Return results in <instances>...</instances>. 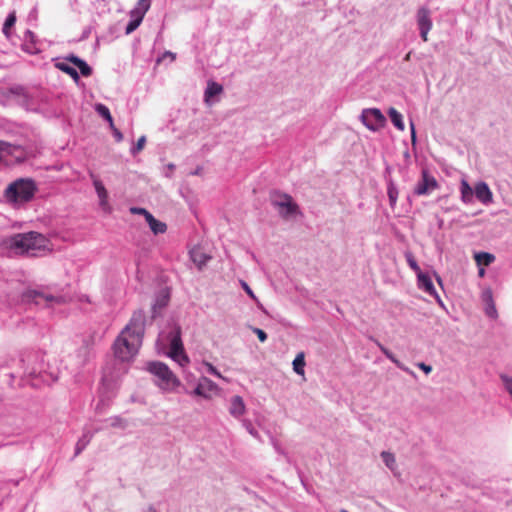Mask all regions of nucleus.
I'll return each mask as SVG.
<instances>
[{
    "label": "nucleus",
    "mask_w": 512,
    "mask_h": 512,
    "mask_svg": "<svg viewBox=\"0 0 512 512\" xmlns=\"http://www.w3.org/2000/svg\"><path fill=\"white\" fill-rule=\"evenodd\" d=\"M95 410L99 413L103 412L100 402L96 405Z\"/></svg>",
    "instance_id": "de8ad7c7"
},
{
    "label": "nucleus",
    "mask_w": 512,
    "mask_h": 512,
    "mask_svg": "<svg viewBox=\"0 0 512 512\" xmlns=\"http://www.w3.org/2000/svg\"><path fill=\"white\" fill-rule=\"evenodd\" d=\"M36 192V185L31 179H18L11 183L5 190L8 201L22 204L30 201Z\"/></svg>",
    "instance_id": "39448f33"
},
{
    "label": "nucleus",
    "mask_w": 512,
    "mask_h": 512,
    "mask_svg": "<svg viewBox=\"0 0 512 512\" xmlns=\"http://www.w3.org/2000/svg\"><path fill=\"white\" fill-rule=\"evenodd\" d=\"M186 394L193 397H201L206 400H211L213 395H217L220 392L219 386L208 377H200L196 387L192 391L184 389Z\"/></svg>",
    "instance_id": "6e6552de"
},
{
    "label": "nucleus",
    "mask_w": 512,
    "mask_h": 512,
    "mask_svg": "<svg viewBox=\"0 0 512 512\" xmlns=\"http://www.w3.org/2000/svg\"><path fill=\"white\" fill-rule=\"evenodd\" d=\"M110 425L115 428H126V421L120 416H113L109 418Z\"/></svg>",
    "instance_id": "f704fd0d"
},
{
    "label": "nucleus",
    "mask_w": 512,
    "mask_h": 512,
    "mask_svg": "<svg viewBox=\"0 0 512 512\" xmlns=\"http://www.w3.org/2000/svg\"><path fill=\"white\" fill-rule=\"evenodd\" d=\"M130 20L125 28V34L129 35L134 32L142 23L143 18L139 16H135L134 14H129Z\"/></svg>",
    "instance_id": "cd10ccee"
},
{
    "label": "nucleus",
    "mask_w": 512,
    "mask_h": 512,
    "mask_svg": "<svg viewBox=\"0 0 512 512\" xmlns=\"http://www.w3.org/2000/svg\"><path fill=\"white\" fill-rule=\"evenodd\" d=\"M190 258L194 264L201 269L204 265H206L207 261L210 259L200 248H193L190 251Z\"/></svg>",
    "instance_id": "a211bd4d"
},
{
    "label": "nucleus",
    "mask_w": 512,
    "mask_h": 512,
    "mask_svg": "<svg viewBox=\"0 0 512 512\" xmlns=\"http://www.w3.org/2000/svg\"><path fill=\"white\" fill-rule=\"evenodd\" d=\"M388 115L390 117L391 122L393 125L399 129L400 131H403L405 128L403 117L400 112H398L395 108L391 107L388 110Z\"/></svg>",
    "instance_id": "393cba45"
},
{
    "label": "nucleus",
    "mask_w": 512,
    "mask_h": 512,
    "mask_svg": "<svg viewBox=\"0 0 512 512\" xmlns=\"http://www.w3.org/2000/svg\"><path fill=\"white\" fill-rule=\"evenodd\" d=\"M160 342H167L169 350L165 354L176 362L180 367L184 368L190 363L181 339V328L174 325L168 333H160L158 344Z\"/></svg>",
    "instance_id": "20e7f679"
},
{
    "label": "nucleus",
    "mask_w": 512,
    "mask_h": 512,
    "mask_svg": "<svg viewBox=\"0 0 512 512\" xmlns=\"http://www.w3.org/2000/svg\"><path fill=\"white\" fill-rule=\"evenodd\" d=\"M27 35H29V36H33V33H32L30 30H28V31H27Z\"/></svg>",
    "instance_id": "864d4df0"
},
{
    "label": "nucleus",
    "mask_w": 512,
    "mask_h": 512,
    "mask_svg": "<svg viewBox=\"0 0 512 512\" xmlns=\"http://www.w3.org/2000/svg\"><path fill=\"white\" fill-rule=\"evenodd\" d=\"M3 145H4V143L0 142V150H2Z\"/></svg>",
    "instance_id": "5fc2aeb1"
},
{
    "label": "nucleus",
    "mask_w": 512,
    "mask_h": 512,
    "mask_svg": "<svg viewBox=\"0 0 512 512\" xmlns=\"http://www.w3.org/2000/svg\"><path fill=\"white\" fill-rule=\"evenodd\" d=\"M271 203L276 209H278L279 215L284 219L301 214L298 204L294 202L293 198L289 194L277 193L271 199Z\"/></svg>",
    "instance_id": "423d86ee"
},
{
    "label": "nucleus",
    "mask_w": 512,
    "mask_h": 512,
    "mask_svg": "<svg viewBox=\"0 0 512 512\" xmlns=\"http://www.w3.org/2000/svg\"><path fill=\"white\" fill-rule=\"evenodd\" d=\"M417 24H418V27H419L420 36L423 39V41L426 42L428 40L427 35H428L429 31L432 28V21H431V18H430V11L427 8L422 7V8H420L418 10V12H417Z\"/></svg>",
    "instance_id": "9b49d317"
},
{
    "label": "nucleus",
    "mask_w": 512,
    "mask_h": 512,
    "mask_svg": "<svg viewBox=\"0 0 512 512\" xmlns=\"http://www.w3.org/2000/svg\"><path fill=\"white\" fill-rule=\"evenodd\" d=\"M437 281H438V283H440V284H441V279H440V277H437Z\"/></svg>",
    "instance_id": "6e6d98bb"
},
{
    "label": "nucleus",
    "mask_w": 512,
    "mask_h": 512,
    "mask_svg": "<svg viewBox=\"0 0 512 512\" xmlns=\"http://www.w3.org/2000/svg\"><path fill=\"white\" fill-rule=\"evenodd\" d=\"M405 259H406V262L408 264V266L417 274L419 275L420 273H422V270L420 268V266L418 265L414 255L412 254V252L410 251H406L405 254Z\"/></svg>",
    "instance_id": "c85d7f7f"
},
{
    "label": "nucleus",
    "mask_w": 512,
    "mask_h": 512,
    "mask_svg": "<svg viewBox=\"0 0 512 512\" xmlns=\"http://www.w3.org/2000/svg\"><path fill=\"white\" fill-rule=\"evenodd\" d=\"M242 426L246 429V431L255 439L260 440V435L258 431L253 427L251 420L249 419H241Z\"/></svg>",
    "instance_id": "473e14b6"
},
{
    "label": "nucleus",
    "mask_w": 512,
    "mask_h": 512,
    "mask_svg": "<svg viewBox=\"0 0 512 512\" xmlns=\"http://www.w3.org/2000/svg\"><path fill=\"white\" fill-rule=\"evenodd\" d=\"M222 91H223V87L220 84H218L217 82H214V81L208 82L207 87L204 92L205 101L208 102L211 97L220 94Z\"/></svg>",
    "instance_id": "b1692460"
},
{
    "label": "nucleus",
    "mask_w": 512,
    "mask_h": 512,
    "mask_svg": "<svg viewBox=\"0 0 512 512\" xmlns=\"http://www.w3.org/2000/svg\"><path fill=\"white\" fill-rule=\"evenodd\" d=\"M24 301H32L36 305L53 306L54 304H61L65 302V297L61 295H52L51 293L31 289L23 294Z\"/></svg>",
    "instance_id": "0eeeda50"
},
{
    "label": "nucleus",
    "mask_w": 512,
    "mask_h": 512,
    "mask_svg": "<svg viewBox=\"0 0 512 512\" xmlns=\"http://www.w3.org/2000/svg\"><path fill=\"white\" fill-rule=\"evenodd\" d=\"M439 184L434 176L428 170L424 169L421 173V179L417 182L414 188V194L423 196L430 194L433 190L437 189Z\"/></svg>",
    "instance_id": "9d476101"
},
{
    "label": "nucleus",
    "mask_w": 512,
    "mask_h": 512,
    "mask_svg": "<svg viewBox=\"0 0 512 512\" xmlns=\"http://www.w3.org/2000/svg\"><path fill=\"white\" fill-rule=\"evenodd\" d=\"M96 111L100 116H102L105 120L109 122L110 127H113V118L107 106H105L104 104H97Z\"/></svg>",
    "instance_id": "7c9ffc66"
},
{
    "label": "nucleus",
    "mask_w": 512,
    "mask_h": 512,
    "mask_svg": "<svg viewBox=\"0 0 512 512\" xmlns=\"http://www.w3.org/2000/svg\"><path fill=\"white\" fill-rule=\"evenodd\" d=\"M77 67L79 68L80 70V73L84 76V77H88L92 74V68L84 61L82 60L78 65Z\"/></svg>",
    "instance_id": "e433bc0d"
},
{
    "label": "nucleus",
    "mask_w": 512,
    "mask_h": 512,
    "mask_svg": "<svg viewBox=\"0 0 512 512\" xmlns=\"http://www.w3.org/2000/svg\"><path fill=\"white\" fill-rule=\"evenodd\" d=\"M111 128L113 129V135H114L116 141L117 142L122 141V139H123L122 133L118 129H116L114 126Z\"/></svg>",
    "instance_id": "c03bdc74"
},
{
    "label": "nucleus",
    "mask_w": 512,
    "mask_h": 512,
    "mask_svg": "<svg viewBox=\"0 0 512 512\" xmlns=\"http://www.w3.org/2000/svg\"><path fill=\"white\" fill-rule=\"evenodd\" d=\"M253 332L257 335L261 342H265L267 340V334L264 330L260 328H253Z\"/></svg>",
    "instance_id": "58836bf2"
},
{
    "label": "nucleus",
    "mask_w": 512,
    "mask_h": 512,
    "mask_svg": "<svg viewBox=\"0 0 512 512\" xmlns=\"http://www.w3.org/2000/svg\"><path fill=\"white\" fill-rule=\"evenodd\" d=\"M168 57H172V59H174L175 55L173 53H171V52H168Z\"/></svg>",
    "instance_id": "3c124183"
},
{
    "label": "nucleus",
    "mask_w": 512,
    "mask_h": 512,
    "mask_svg": "<svg viewBox=\"0 0 512 512\" xmlns=\"http://www.w3.org/2000/svg\"><path fill=\"white\" fill-rule=\"evenodd\" d=\"M460 199L464 204H471L474 197V189L465 178L460 181Z\"/></svg>",
    "instance_id": "f3484780"
},
{
    "label": "nucleus",
    "mask_w": 512,
    "mask_h": 512,
    "mask_svg": "<svg viewBox=\"0 0 512 512\" xmlns=\"http://www.w3.org/2000/svg\"><path fill=\"white\" fill-rule=\"evenodd\" d=\"M145 313L135 311L113 344L115 357L121 361L131 360L142 345L145 332Z\"/></svg>",
    "instance_id": "f257e3e1"
},
{
    "label": "nucleus",
    "mask_w": 512,
    "mask_h": 512,
    "mask_svg": "<svg viewBox=\"0 0 512 512\" xmlns=\"http://www.w3.org/2000/svg\"><path fill=\"white\" fill-rule=\"evenodd\" d=\"M361 122L373 132L378 131L385 124V117L377 108L364 109L360 115Z\"/></svg>",
    "instance_id": "1a4fd4ad"
},
{
    "label": "nucleus",
    "mask_w": 512,
    "mask_h": 512,
    "mask_svg": "<svg viewBox=\"0 0 512 512\" xmlns=\"http://www.w3.org/2000/svg\"><path fill=\"white\" fill-rule=\"evenodd\" d=\"M410 128H411V140H412V143H415L416 142V133H415L414 124L412 122L410 123Z\"/></svg>",
    "instance_id": "a18cd8bd"
},
{
    "label": "nucleus",
    "mask_w": 512,
    "mask_h": 512,
    "mask_svg": "<svg viewBox=\"0 0 512 512\" xmlns=\"http://www.w3.org/2000/svg\"><path fill=\"white\" fill-rule=\"evenodd\" d=\"M168 57H172V59H174L175 55L173 53H171V52H168Z\"/></svg>",
    "instance_id": "603ef678"
},
{
    "label": "nucleus",
    "mask_w": 512,
    "mask_h": 512,
    "mask_svg": "<svg viewBox=\"0 0 512 512\" xmlns=\"http://www.w3.org/2000/svg\"><path fill=\"white\" fill-rule=\"evenodd\" d=\"M15 22H16L15 12L9 13L4 22L3 28H2V31L6 35V37H10L9 30L12 26H14Z\"/></svg>",
    "instance_id": "2f4dec72"
},
{
    "label": "nucleus",
    "mask_w": 512,
    "mask_h": 512,
    "mask_svg": "<svg viewBox=\"0 0 512 512\" xmlns=\"http://www.w3.org/2000/svg\"><path fill=\"white\" fill-rule=\"evenodd\" d=\"M146 370L155 377L156 386L163 392H176L182 386L180 379L163 362H148Z\"/></svg>",
    "instance_id": "7ed1b4c3"
},
{
    "label": "nucleus",
    "mask_w": 512,
    "mask_h": 512,
    "mask_svg": "<svg viewBox=\"0 0 512 512\" xmlns=\"http://www.w3.org/2000/svg\"><path fill=\"white\" fill-rule=\"evenodd\" d=\"M93 438V432L86 430L83 432L82 436L76 443L75 446V456H78L90 443Z\"/></svg>",
    "instance_id": "aec40b11"
},
{
    "label": "nucleus",
    "mask_w": 512,
    "mask_h": 512,
    "mask_svg": "<svg viewBox=\"0 0 512 512\" xmlns=\"http://www.w3.org/2000/svg\"><path fill=\"white\" fill-rule=\"evenodd\" d=\"M143 512H156L155 508L153 506H149L147 509H145Z\"/></svg>",
    "instance_id": "09e8293b"
},
{
    "label": "nucleus",
    "mask_w": 512,
    "mask_h": 512,
    "mask_svg": "<svg viewBox=\"0 0 512 512\" xmlns=\"http://www.w3.org/2000/svg\"><path fill=\"white\" fill-rule=\"evenodd\" d=\"M272 442H273V446H274V448H275L277 451H279V452H280V447H279V445L277 444V442H276V441H274V439H272Z\"/></svg>",
    "instance_id": "8fccbe9b"
},
{
    "label": "nucleus",
    "mask_w": 512,
    "mask_h": 512,
    "mask_svg": "<svg viewBox=\"0 0 512 512\" xmlns=\"http://www.w3.org/2000/svg\"><path fill=\"white\" fill-rule=\"evenodd\" d=\"M474 195L484 205H489L493 202V194L488 184L484 181L475 184Z\"/></svg>",
    "instance_id": "4468645a"
},
{
    "label": "nucleus",
    "mask_w": 512,
    "mask_h": 512,
    "mask_svg": "<svg viewBox=\"0 0 512 512\" xmlns=\"http://www.w3.org/2000/svg\"><path fill=\"white\" fill-rule=\"evenodd\" d=\"M203 366L206 368L207 372L211 375H214L220 379H225L221 373L214 367L211 363L204 361Z\"/></svg>",
    "instance_id": "4c0bfd02"
},
{
    "label": "nucleus",
    "mask_w": 512,
    "mask_h": 512,
    "mask_svg": "<svg viewBox=\"0 0 512 512\" xmlns=\"http://www.w3.org/2000/svg\"><path fill=\"white\" fill-rule=\"evenodd\" d=\"M481 298L483 302L485 303V313L490 318H496L497 317V310L493 301V293L491 289H485L482 292Z\"/></svg>",
    "instance_id": "dca6fc26"
},
{
    "label": "nucleus",
    "mask_w": 512,
    "mask_h": 512,
    "mask_svg": "<svg viewBox=\"0 0 512 512\" xmlns=\"http://www.w3.org/2000/svg\"><path fill=\"white\" fill-rule=\"evenodd\" d=\"M293 370L298 375H304V367H305V355L303 352H300L296 355L295 359L293 360Z\"/></svg>",
    "instance_id": "bb28decb"
},
{
    "label": "nucleus",
    "mask_w": 512,
    "mask_h": 512,
    "mask_svg": "<svg viewBox=\"0 0 512 512\" xmlns=\"http://www.w3.org/2000/svg\"><path fill=\"white\" fill-rule=\"evenodd\" d=\"M166 301H167V297H165V300L161 299V302H166Z\"/></svg>",
    "instance_id": "4d7b16f0"
},
{
    "label": "nucleus",
    "mask_w": 512,
    "mask_h": 512,
    "mask_svg": "<svg viewBox=\"0 0 512 512\" xmlns=\"http://www.w3.org/2000/svg\"><path fill=\"white\" fill-rule=\"evenodd\" d=\"M376 345L379 347L380 351L386 356V358L395 363L397 366H400L399 361L396 359L394 354L389 349H387L379 341H376Z\"/></svg>",
    "instance_id": "72a5a7b5"
},
{
    "label": "nucleus",
    "mask_w": 512,
    "mask_h": 512,
    "mask_svg": "<svg viewBox=\"0 0 512 512\" xmlns=\"http://www.w3.org/2000/svg\"><path fill=\"white\" fill-rule=\"evenodd\" d=\"M478 267H479L478 275L480 277H483L485 275V269L482 266H478Z\"/></svg>",
    "instance_id": "49530a36"
},
{
    "label": "nucleus",
    "mask_w": 512,
    "mask_h": 512,
    "mask_svg": "<svg viewBox=\"0 0 512 512\" xmlns=\"http://www.w3.org/2000/svg\"><path fill=\"white\" fill-rule=\"evenodd\" d=\"M229 414L235 419H241L246 413V405L243 398L239 395H234L229 400Z\"/></svg>",
    "instance_id": "2eb2a0df"
},
{
    "label": "nucleus",
    "mask_w": 512,
    "mask_h": 512,
    "mask_svg": "<svg viewBox=\"0 0 512 512\" xmlns=\"http://www.w3.org/2000/svg\"><path fill=\"white\" fill-rule=\"evenodd\" d=\"M145 143H146V137L141 136L138 139L137 143L130 149L131 154L132 155L138 154L144 148Z\"/></svg>",
    "instance_id": "c9c22d12"
},
{
    "label": "nucleus",
    "mask_w": 512,
    "mask_h": 512,
    "mask_svg": "<svg viewBox=\"0 0 512 512\" xmlns=\"http://www.w3.org/2000/svg\"><path fill=\"white\" fill-rule=\"evenodd\" d=\"M65 60L67 62H71L73 63L75 66H77L83 59L79 58L78 56L74 55V54H70L68 55Z\"/></svg>",
    "instance_id": "a19ab883"
},
{
    "label": "nucleus",
    "mask_w": 512,
    "mask_h": 512,
    "mask_svg": "<svg viewBox=\"0 0 512 512\" xmlns=\"http://www.w3.org/2000/svg\"><path fill=\"white\" fill-rule=\"evenodd\" d=\"M151 0H138L136 6L129 12V14H134L135 16H139L144 18L147 11L150 9Z\"/></svg>",
    "instance_id": "412c9836"
},
{
    "label": "nucleus",
    "mask_w": 512,
    "mask_h": 512,
    "mask_svg": "<svg viewBox=\"0 0 512 512\" xmlns=\"http://www.w3.org/2000/svg\"><path fill=\"white\" fill-rule=\"evenodd\" d=\"M131 212L134 213V214H142V215H144L145 220L147 219V215L151 214L150 212H148L144 208H136V207L131 208Z\"/></svg>",
    "instance_id": "79ce46f5"
},
{
    "label": "nucleus",
    "mask_w": 512,
    "mask_h": 512,
    "mask_svg": "<svg viewBox=\"0 0 512 512\" xmlns=\"http://www.w3.org/2000/svg\"><path fill=\"white\" fill-rule=\"evenodd\" d=\"M54 65L60 71L68 74L74 81L77 82L79 80V74L77 70L70 66L67 62L57 61Z\"/></svg>",
    "instance_id": "5701e85b"
},
{
    "label": "nucleus",
    "mask_w": 512,
    "mask_h": 512,
    "mask_svg": "<svg viewBox=\"0 0 512 512\" xmlns=\"http://www.w3.org/2000/svg\"><path fill=\"white\" fill-rule=\"evenodd\" d=\"M477 266H489L495 261V256L489 252H477L474 254Z\"/></svg>",
    "instance_id": "4be33fe9"
},
{
    "label": "nucleus",
    "mask_w": 512,
    "mask_h": 512,
    "mask_svg": "<svg viewBox=\"0 0 512 512\" xmlns=\"http://www.w3.org/2000/svg\"><path fill=\"white\" fill-rule=\"evenodd\" d=\"M241 285H242V288L244 289V291L248 294V296L256 301L257 298H256L254 292L252 291V289L249 287V285L244 281L241 282Z\"/></svg>",
    "instance_id": "ea45409f"
},
{
    "label": "nucleus",
    "mask_w": 512,
    "mask_h": 512,
    "mask_svg": "<svg viewBox=\"0 0 512 512\" xmlns=\"http://www.w3.org/2000/svg\"><path fill=\"white\" fill-rule=\"evenodd\" d=\"M387 195H388L390 207L394 208L396 206V203L398 200L399 190H398L396 184L392 180H389V182L387 184Z\"/></svg>",
    "instance_id": "a878e982"
},
{
    "label": "nucleus",
    "mask_w": 512,
    "mask_h": 512,
    "mask_svg": "<svg viewBox=\"0 0 512 512\" xmlns=\"http://www.w3.org/2000/svg\"><path fill=\"white\" fill-rule=\"evenodd\" d=\"M48 244L46 236L36 231L13 234L1 241L2 249L11 255L35 256L48 249Z\"/></svg>",
    "instance_id": "f03ea898"
},
{
    "label": "nucleus",
    "mask_w": 512,
    "mask_h": 512,
    "mask_svg": "<svg viewBox=\"0 0 512 512\" xmlns=\"http://www.w3.org/2000/svg\"><path fill=\"white\" fill-rule=\"evenodd\" d=\"M340 512H348L347 510L342 509Z\"/></svg>",
    "instance_id": "13d9d810"
},
{
    "label": "nucleus",
    "mask_w": 512,
    "mask_h": 512,
    "mask_svg": "<svg viewBox=\"0 0 512 512\" xmlns=\"http://www.w3.org/2000/svg\"><path fill=\"white\" fill-rule=\"evenodd\" d=\"M146 221L154 234H162L167 230L166 224L157 220L152 214L147 215Z\"/></svg>",
    "instance_id": "6ab92c4d"
},
{
    "label": "nucleus",
    "mask_w": 512,
    "mask_h": 512,
    "mask_svg": "<svg viewBox=\"0 0 512 512\" xmlns=\"http://www.w3.org/2000/svg\"><path fill=\"white\" fill-rule=\"evenodd\" d=\"M417 366L426 374H429L432 371V367L430 365L425 364L424 362L418 363Z\"/></svg>",
    "instance_id": "37998d69"
},
{
    "label": "nucleus",
    "mask_w": 512,
    "mask_h": 512,
    "mask_svg": "<svg viewBox=\"0 0 512 512\" xmlns=\"http://www.w3.org/2000/svg\"><path fill=\"white\" fill-rule=\"evenodd\" d=\"M92 178L93 186L95 188L96 194L99 198V205L105 212H110L111 207L108 202V192L103 185L102 181L98 179L94 174L90 175Z\"/></svg>",
    "instance_id": "ddd939ff"
},
{
    "label": "nucleus",
    "mask_w": 512,
    "mask_h": 512,
    "mask_svg": "<svg viewBox=\"0 0 512 512\" xmlns=\"http://www.w3.org/2000/svg\"><path fill=\"white\" fill-rule=\"evenodd\" d=\"M381 458H382L383 462L385 463V465L390 470L393 471L396 468V459H395L394 454H392L391 452H388V451H383L381 453Z\"/></svg>",
    "instance_id": "c756f323"
},
{
    "label": "nucleus",
    "mask_w": 512,
    "mask_h": 512,
    "mask_svg": "<svg viewBox=\"0 0 512 512\" xmlns=\"http://www.w3.org/2000/svg\"><path fill=\"white\" fill-rule=\"evenodd\" d=\"M417 284L419 289L434 297L438 303L442 304V300L434 287L432 279L427 273L422 272L417 275Z\"/></svg>",
    "instance_id": "f8f14e48"
}]
</instances>
